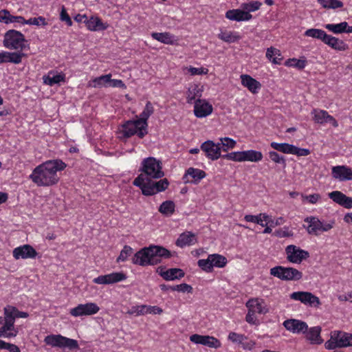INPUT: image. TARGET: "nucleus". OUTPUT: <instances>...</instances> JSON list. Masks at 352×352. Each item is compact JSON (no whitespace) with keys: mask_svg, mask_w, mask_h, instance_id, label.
<instances>
[{"mask_svg":"<svg viewBox=\"0 0 352 352\" xmlns=\"http://www.w3.org/2000/svg\"><path fill=\"white\" fill-rule=\"evenodd\" d=\"M66 166V164L60 160H48L37 166L30 178L38 186H53L59 181L57 173L64 170Z\"/></svg>","mask_w":352,"mask_h":352,"instance_id":"obj_1","label":"nucleus"},{"mask_svg":"<svg viewBox=\"0 0 352 352\" xmlns=\"http://www.w3.org/2000/svg\"><path fill=\"white\" fill-rule=\"evenodd\" d=\"M171 253L167 249L159 245H150L137 252L132 258V263L140 266L155 265L162 258H168Z\"/></svg>","mask_w":352,"mask_h":352,"instance_id":"obj_2","label":"nucleus"},{"mask_svg":"<svg viewBox=\"0 0 352 352\" xmlns=\"http://www.w3.org/2000/svg\"><path fill=\"white\" fill-rule=\"evenodd\" d=\"M140 171H142V173L138 176H143L144 184H146L152 179H160L164 175L161 161L153 157L142 160Z\"/></svg>","mask_w":352,"mask_h":352,"instance_id":"obj_3","label":"nucleus"},{"mask_svg":"<svg viewBox=\"0 0 352 352\" xmlns=\"http://www.w3.org/2000/svg\"><path fill=\"white\" fill-rule=\"evenodd\" d=\"M4 318L0 317V324H2L0 328V337H14L16 335L13 329L14 320L16 318L22 317V313L12 306H7L4 309Z\"/></svg>","mask_w":352,"mask_h":352,"instance_id":"obj_4","label":"nucleus"},{"mask_svg":"<svg viewBox=\"0 0 352 352\" xmlns=\"http://www.w3.org/2000/svg\"><path fill=\"white\" fill-rule=\"evenodd\" d=\"M144 179L143 176H138L133 181L134 186L139 187L142 190L144 195L151 196L157 192L165 190L169 182L167 179L164 178L158 182H154L153 179L146 184H144Z\"/></svg>","mask_w":352,"mask_h":352,"instance_id":"obj_5","label":"nucleus"},{"mask_svg":"<svg viewBox=\"0 0 352 352\" xmlns=\"http://www.w3.org/2000/svg\"><path fill=\"white\" fill-rule=\"evenodd\" d=\"M352 346V333L342 331H333L330 334V339L327 340L324 346L328 350L336 348H345Z\"/></svg>","mask_w":352,"mask_h":352,"instance_id":"obj_6","label":"nucleus"},{"mask_svg":"<svg viewBox=\"0 0 352 352\" xmlns=\"http://www.w3.org/2000/svg\"><path fill=\"white\" fill-rule=\"evenodd\" d=\"M270 274L283 280H298L302 278V273L294 267L276 266L270 270Z\"/></svg>","mask_w":352,"mask_h":352,"instance_id":"obj_7","label":"nucleus"},{"mask_svg":"<svg viewBox=\"0 0 352 352\" xmlns=\"http://www.w3.org/2000/svg\"><path fill=\"white\" fill-rule=\"evenodd\" d=\"M46 344L52 347L68 348L70 350L78 348L76 340L64 337L61 335H50L45 338Z\"/></svg>","mask_w":352,"mask_h":352,"instance_id":"obj_8","label":"nucleus"},{"mask_svg":"<svg viewBox=\"0 0 352 352\" xmlns=\"http://www.w3.org/2000/svg\"><path fill=\"white\" fill-rule=\"evenodd\" d=\"M142 123L135 120H128L122 126L120 133L122 137L128 138L137 134L140 138H142L147 134V129L143 127Z\"/></svg>","mask_w":352,"mask_h":352,"instance_id":"obj_9","label":"nucleus"},{"mask_svg":"<svg viewBox=\"0 0 352 352\" xmlns=\"http://www.w3.org/2000/svg\"><path fill=\"white\" fill-rule=\"evenodd\" d=\"M3 46L9 50L22 49V33L15 30H10L4 34Z\"/></svg>","mask_w":352,"mask_h":352,"instance_id":"obj_10","label":"nucleus"},{"mask_svg":"<svg viewBox=\"0 0 352 352\" xmlns=\"http://www.w3.org/2000/svg\"><path fill=\"white\" fill-rule=\"evenodd\" d=\"M285 254L287 260L292 263L300 264L303 260L309 257V253L307 251L294 245H287L285 248Z\"/></svg>","mask_w":352,"mask_h":352,"instance_id":"obj_11","label":"nucleus"},{"mask_svg":"<svg viewBox=\"0 0 352 352\" xmlns=\"http://www.w3.org/2000/svg\"><path fill=\"white\" fill-rule=\"evenodd\" d=\"M308 223L307 230L309 234L318 235L320 232H327L333 228V223H323L317 217H310L305 219Z\"/></svg>","mask_w":352,"mask_h":352,"instance_id":"obj_12","label":"nucleus"},{"mask_svg":"<svg viewBox=\"0 0 352 352\" xmlns=\"http://www.w3.org/2000/svg\"><path fill=\"white\" fill-rule=\"evenodd\" d=\"M290 298L310 307H318L321 305L319 298L309 292H293L290 294Z\"/></svg>","mask_w":352,"mask_h":352,"instance_id":"obj_13","label":"nucleus"},{"mask_svg":"<svg viewBox=\"0 0 352 352\" xmlns=\"http://www.w3.org/2000/svg\"><path fill=\"white\" fill-rule=\"evenodd\" d=\"M100 307L95 302H87L85 304H79L76 307L69 310V314L74 317L91 316L97 314Z\"/></svg>","mask_w":352,"mask_h":352,"instance_id":"obj_14","label":"nucleus"},{"mask_svg":"<svg viewBox=\"0 0 352 352\" xmlns=\"http://www.w3.org/2000/svg\"><path fill=\"white\" fill-rule=\"evenodd\" d=\"M201 150L205 153L206 156L210 160L214 161L223 155H221L219 145L212 140H207L201 145Z\"/></svg>","mask_w":352,"mask_h":352,"instance_id":"obj_15","label":"nucleus"},{"mask_svg":"<svg viewBox=\"0 0 352 352\" xmlns=\"http://www.w3.org/2000/svg\"><path fill=\"white\" fill-rule=\"evenodd\" d=\"M126 278V276L123 272H113L106 275H101L95 278L93 282L99 285H109L116 283Z\"/></svg>","mask_w":352,"mask_h":352,"instance_id":"obj_16","label":"nucleus"},{"mask_svg":"<svg viewBox=\"0 0 352 352\" xmlns=\"http://www.w3.org/2000/svg\"><path fill=\"white\" fill-rule=\"evenodd\" d=\"M311 113L313 116V120L318 124H323L324 123L329 122L334 127H338V126L337 120L333 116L329 115L327 111L314 109Z\"/></svg>","mask_w":352,"mask_h":352,"instance_id":"obj_17","label":"nucleus"},{"mask_svg":"<svg viewBox=\"0 0 352 352\" xmlns=\"http://www.w3.org/2000/svg\"><path fill=\"white\" fill-rule=\"evenodd\" d=\"M190 340L195 344H200L211 348L218 349L221 346L220 341L212 336L193 334L190 336Z\"/></svg>","mask_w":352,"mask_h":352,"instance_id":"obj_18","label":"nucleus"},{"mask_svg":"<svg viewBox=\"0 0 352 352\" xmlns=\"http://www.w3.org/2000/svg\"><path fill=\"white\" fill-rule=\"evenodd\" d=\"M206 176V174L205 171L190 167L186 170V173L183 177V181L186 184L191 183L197 184L202 179L205 178Z\"/></svg>","mask_w":352,"mask_h":352,"instance_id":"obj_19","label":"nucleus"},{"mask_svg":"<svg viewBox=\"0 0 352 352\" xmlns=\"http://www.w3.org/2000/svg\"><path fill=\"white\" fill-rule=\"evenodd\" d=\"M213 108L212 104L205 100L197 99L194 106V113L197 118H205L210 115Z\"/></svg>","mask_w":352,"mask_h":352,"instance_id":"obj_20","label":"nucleus"},{"mask_svg":"<svg viewBox=\"0 0 352 352\" xmlns=\"http://www.w3.org/2000/svg\"><path fill=\"white\" fill-rule=\"evenodd\" d=\"M283 326L287 330L294 333H305L308 329V326L306 322L296 319H288L285 320Z\"/></svg>","mask_w":352,"mask_h":352,"instance_id":"obj_21","label":"nucleus"},{"mask_svg":"<svg viewBox=\"0 0 352 352\" xmlns=\"http://www.w3.org/2000/svg\"><path fill=\"white\" fill-rule=\"evenodd\" d=\"M329 197L335 203L345 208H352V197L346 196L340 191L335 190L329 192Z\"/></svg>","mask_w":352,"mask_h":352,"instance_id":"obj_22","label":"nucleus"},{"mask_svg":"<svg viewBox=\"0 0 352 352\" xmlns=\"http://www.w3.org/2000/svg\"><path fill=\"white\" fill-rule=\"evenodd\" d=\"M332 176L340 181L352 179V168L346 166H336L332 168Z\"/></svg>","mask_w":352,"mask_h":352,"instance_id":"obj_23","label":"nucleus"},{"mask_svg":"<svg viewBox=\"0 0 352 352\" xmlns=\"http://www.w3.org/2000/svg\"><path fill=\"white\" fill-rule=\"evenodd\" d=\"M248 310L254 314H265L269 311L263 299L251 298L246 302Z\"/></svg>","mask_w":352,"mask_h":352,"instance_id":"obj_24","label":"nucleus"},{"mask_svg":"<svg viewBox=\"0 0 352 352\" xmlns=\"http://www.w3.org/2000/svg\"><path fill=\"white\" fill-rule=\"evenodd\" d=\"M157 272L166 280H174L183 278L185 273L182 269L171 268L166 271L162 267L157 268Z\"/></svg>","mask_w":352,"mask_h":352,"instance_id":"obj_25","label":"nucleus"},{"mask_svg":"<svg viewBox=\"0 0 352 352\" xmlns=\"http://www.w3.org/2000/svg\"><path fill=\"white\" fill-rule=\"evenodd\" d=\"M240 78L241 85L252 94L258 93V90L261 88V84L248 74H241Z\"/></svg>","mask_w":352,"mask_h":352,"instance_id":"obj_26","label":"nucleus"},{"mask_svg":"<svg viewBox=\"0 0 352 352\" xmlns=\"http://www.w3.org/2000/svg\"><path fill=\"white\" fill-rule=\"evenodd\" d=\"M226 17L231 21H243L252 19V15L249 12L241 10H229L226 12Z\"/></svg>","mask_w":352,"mask_h":352,"instance_id":"obj_27","label":"nucleus"},{"mask_svg":"<svg viewBox=\"0 0 352 352\" xmlns=\"http://www.w3.org/2000/svg\"><path fill=\"white\" fill-rule=\"evenodd\" d=\"M195 234L191 232H185L182 233L176 241V245L178 247L184 248L186 245H192L197 243Z\"/></svg>","mask_w":352,"mask_h":352,"instance_id":"obj_28","label":"nucleus"},{"mask_svg":"<svg viewBox=\"0 0 352 352\" xmlns=\"http://www.w3.org/2000/svg\"><path fill=\"white\" fill-rule=\"evenodd\" d=\"M43 82L45 85L52 86L60 82L65 81V75L64 74H58L55 71H50L47 75L43 77Z\"/></svg>","mask_w":352,"mask_h":352,"instance_id":"obj_29","label":"nucleus"},{"mask_svg":"<svg viewBox=\"0 0 352 352\" xmlns=\"http://www.w3.org/2000/svg\"><path fill=\"white\" fill-rule=\"evenodd\" d=\"M324 43L338 51H345L348 49V45L342 40L329 34H327Z\"/></svg>","mask_w":352,"mask_h":352,"instance_id":"obj_30","label":"nucleus"},{"mask_svg":"<svg viewBox=\"0 0 352 352\" xmlns=\"http://www.w3.org/2000/svg\"><path fill=\"white\" fill-rule=\"evenodd\" d=\"M22 60V55L18 52H0V65L2 63H19Z\"/></svg>","mask_w":352,"mask_h":352,"instance_id":"obj_31","label":"nucleus"},{"mask_svg":"<svg viewBox=\"0 0 352 352\" xmlns=\"http://www.w3.org/2000/svg\"><path fill=\"white\" fill-rule=\"evenodd\" d=\"M321 327L319 326L314 327L307 329L306 333V338L311 344H320L323 342V340L320 337Z\"/></svg>","mask_w":352,"mask_h":352,"instance_id":"obj_32","label":"nucleus"},{"mask_svg":"<svg viewBox=\"0 0 352 352\" xmlns=\"http://www.w3.org/2000/svg\"><path fill=\"white\" fill-rule=\"evenodd\" d=\"M151 36L153 39L157 40L164 44L173 45L177 40L175 36L170 32H153Z\"/></svg>","mask_w":352,"mask_h":352,"instance_id":"obj_33","label":"nucleus"},{"mask_svg":"<svg viewBox=\"0 0 352 352\" xmlns=\"http://www.w3.org/2000/svg\"><path fill=\"white\" fill-rule=\"evenodd\" d=\"M153 112L154 107L152 103L150 101H148L146 104L144 109L140 116V118L137 119V122L142 123V124H143V127H146L147 129V120L153 113Z\"/></svg>","mask_w":352,"mask_h":352,"instance_id":"obj_34","label":"nucleus"},{"mask_svg":"<svg viewBox=\"0 0 352 352\" xmlns=\"http://www.w3.org/2000/svg\"><path fill=\"white\" fill-rule=\"evenodd\" d=\"M86 25L91 31L104 30L107 28V25H104L102 21L96 16H91L90 19H87Z\"/></svg>","mask_w":352,"mask_h":352,"instance_id":"obj_35","label":"nucleus"},{"mask_svg":"<svg viewBox=\"0 0 352 352\" xmlns=\"http://www.w3.org/2000/svg\"><path fill=\"white\" fill-rule=\"evenodd\" d=\"M269 219L270 217L265 213H261L258 215L247 214L244 217L247 222L256 223L263 227L266 226V224L263 223V221L270 222Z\"/></svg>","mask_w":352,"mask_h":352,"instance_id":"obj_36","label":"nucleus"},{"mask_svg":"<svg viewBox=\"0 0 352 352\" xmlns=\"http://www.w3.org/2000/svg\"><path fill=\"white\" fill-rule=\"evenodd\" d=\"M266 57L272 60L274 64L280 65L283 57L279 50L270 47L267 49Z\"/></svg>","mask_w":352,"mask_h":352,"instance_id":"obj_37","label":"nucleus"},{"mask_svg":"<svg viewBox=\"0 0 352 352\" xmlns=\"http://www.w3.org/2000/svg\"><path fill=\"white\" fill-rule=\"evenodd\" d=\"M111 74L102 75L95 78L91 82H89V86L94 88L106 86L107 83L111 81Z\"/></svg>","mask_w":352,"mask_h":352,"instance_id":"obj_38","label":"nucleus"},{"mask_svg":"<svg viewBox=\"0 0 352 352\" xmlns=\"http://www.w3.org/2000/svg\"><path fill=\"white\" fill-rule=\"evenodd\" d=\"M327 34L324 30L316 28L308 29L304 33L305 36L317 38L323 43L326 38Z\"/></svg>","mask_w":352,"mask_h":352,"instance_id":"obj_39","label":"nucleus"},{"mask_svg":"<svg viewBox=\"0 0 352 352\" xmlns=\"http://www.w3.org/2000/svg\"><path fill=\"white\" fill-rule=\"evenodd\" d=\"M201 96V89L197 85H192L188 91L187 102L192 104L193 102H195L196 98Z\"/></svg>","mask_w":352,"mask_h":352,"instance_id":"obj_40","label":"nucleus"},{"mask_svg":"<svg viewBox=\"0 0 352 352\" xmlns=\"http://www.w3.org/2000/svg\"><path fill=\"white\" fill-rule=\"evenodd\" d=\"M175 204L173 201H164L159 208V212L164 215L170 216L175 212Z\"/></svg>","mask_w":352,"mask_h":352,"instance_id":"obj_41","label":"nucleus"},{"mask_svg":"<svg viewBox=\"0 0 352 352\" xmlns=\"http://www.w3.org/2000/svg\"><path fill=\"white\" fill-rule=\"evenodd\" d=\"M21 16H12L9 11L6 10H0V22L5 24L18 22Z\"/></svg>","mask_w":352,"mask_h":352,"instance_id":"obj_42","label":"nucleus"},{"mask_svg":"<svg viewBox=\"0 0 352 352\" xmlns=\"http://www.w3.org/2000/svg\"><path fill=\"white\" fill-rule=\"evenodd\" d=\"M219 141L220 142H218V144L221 148V151H223L226 152L228 150L234 148L236 144V142L234 140L227 137L221 138Z\"/></svg>","mask_w":352,"mask_h":352,"instance_id":"obj_43","label":"nucleus"},{"mask_svg":"<svg viewBox=\"0 0 352 352\" xmlns=\"http://www.w3.org/2000/svg\"><path fill=\"white\" fill-rule=\"evenodd\" d=\"M272 148L278 151L282 152L283 153L292 154V144H289L288 143H277L275 142H272L270 144Z\"/></svg>","mask_w":352,"mask_h":352,"instance_id":"obj_44","label":"nucleus"},{"mask_svg":"<svg viewBox=\"0 0 352 352\" xmlns=\"http://www.w3.org/2000/svg\"><path fill=\"white\" fill-rule=\"evenodd\" d=\"M219 38L227 43H234L239 41L241 37L236 32H223L218 35Z\"/></svg>","mask_w":352,"mask_h":352,"instance_id":"obj_45","label":"nucleus"},{"mask_svg":"<svg viewBox=\"0 0 352 352\" xmlns=\"http://www.w3.org/2000/svg\"><path fill=\"white\" fill-rule=\"evenodd\" d=\"M210 258L212 261V268L214 267H223L227 263V258L219 254H210Z\"/></svg>","mask_w":352,"mask_h":352,"instance_id":"obj_46","label":"nucleus"},{"mask_svg":"<svg viewBox=\"0 0 352 352\" xmlns=\"http://www.w3.org/2000/svg\"><path fill=\"white\" fill-rule=\"evenodd\" d=\"M263 159V154L254 150L245 151V161L257 162Z\"/></svg>","mask_w":352,"mask_h":352,"instance_id":"obj_47","label":"nucleus"},{"mask_svg":"<svg viewBox=\"0 0 352 352\" xmlns=\"http://www.w3.org/2000/svg\"><path fill=\"white\" fill-rule=\"evenodd\" d=\"M324 27L326 29L334 34H341L346 31V28L348 27V23L344 21L338 24H327Z\"/></svg>","mask_w":352,"mask_h":352,"instance_id":"obj_48","label":"nucleus"},{"mask_svg":"<svg viewBox=\"0 0 352 352\" xmlns=\"http://www.w3.org/2000/svg\"><path fill=\"white\" fill-rule=\"evenodd\" d=\"M222 157L234 162H245V151L230 153L223 155Z\"/></svg>","mask_w":352,"mask_h":352,"instance_id":"obj_49","label":"nucleus"},{"mask_svg":"<svg viewBox=\"0 0 352 352\" xmlns=\"http://www.w3.org/2000/svg\"><path fill=\"white\" fill-rule=\"evenodd\" d=\"M325 8H339L343 6V3L338 0H318Z\"/></svg>","mask_w":352,"mask_h":352,"instance_id":"obj_50","label":"nucleus"},{"mask_svg":"<svg viewBox=\"0 0 352 352\" xmlns=\"http://www.w3.org/2000/svg\"><path fill=\"white\" fill-rule=\"evenodd\" d=\"M146 305L133 306L126 314L129 315L144 316L146 314Z\"/></svg>","mask_w":352,"mask_h":352,"instance_id":"obj_51","label":"nucleus"},{"mask_svg":"<svg viewBox=\"0 0 352 352\" xmlns=\"http://www.w3.org/2000/svg\"><path fill=\"white\" fill-rule=\"evenodd\" d=\"M198 266L206 272H211L212 271V265L210 255L207 259H200L197 262Z\"/></svg>","mask_w":352,"mask_h":352,"instance_id":"obj_52","label":"nucleus"},{"mask_svg":"<svg viewBox=\"0 0 352 352\" xmlns=\"http://www.w3.org/2000/svg\"><path fill=\"white\" fill-rule=\"evenodd\" d=\"M37 252L30 245H23V258H34Z\"/></svg>","mask_w":352,"mask_h":352,"instance_id":"obj_53","label":"nucleus"},{"mask_svg":"<svg viewBox=\"0 0 352 352\" xmlns=\"http://www.w3.org/2000/svg\"><path fill=\"white\" fill-rule=\"evenodd\" d=\"M133 249L129 245H124L119 256L117 258V262L125 261L127 258L132 254Z\"/></svg>","mask_w":352,"mask_h":352,"instance_id":"obj_54","label":"nucleus"},{"mask_svg":"<svg viewBox=\"0 0 352 352\" xmlns=\"http://www.w3.org/2000/svg\"><path fill=\"white\" fill-rule=\"evenodd\" d=\"M23 24L35 25H43L45 26L47 23L45 21V19L43 16L30 18L28 20L23 19Z\"/></svg>","mask_w":352,"mask_h":352,"instance_id":"obj_55","label":"nucleus"},{"mask_svg":"<svg viewBox=\"0 0 352 352\" xmlns=\"http://www.w3.org/2000/svg\"><path fill=\"white\" fill-rule=\"evenodd\" d=\"M285 65L289 67H294L298 69H303L305 67V61L296 58H290L286 61Z\"/></svg>","mask_w":352,"mask_h":352,"instance_id":"obj_56","label":"nucleus"},{"mask_svg":"<svg viewBox=\"0 0 352 352\" xmlns=\"http://www.w3.org/2000/svg\"><path fill=\"white\" fill-rule=\"evenodd\" d=\"M245 339H247V338L243 334H239L235 332H230L228 335V340L233 343L242 344L243 341Z\"/></svg>","mask_w":352,"mask_h":352,"instance_id":"obj_57","label":"nucleus"},{"mask_svg":"<svg viewBox=\"0 0 352 352\" xmlns=\"http://www.w3.org/2000/svg\"><path fill=\"white\" fill-rule=\"evenodd\" d=\"M192 290V287L186 283H182L180 285H177L173 286L172 288V291H177L182 292H191Z\"/></svg>","mask_w":352,"mask_h":352,"instance_id":"obj_58","label":"nucleus"},{"mask_svg":"<svg viewBox=\"0 0 352 352\" xmlns=\"http://www.w3.org/2000/svg\"><path fill=\"white\" fill-rule=\"evenodd\" d=\"M60 19L62 21H65L67 25H72V21L67 12V10L64 6L62 7L60 14Z\"/></svg>","mask_w":352,"mask_h":352,"instance_id":"obj_59","label":"nucleus"},{"mask_svg":"<svg viewBox=\"0 0 352 352\" xmlns=\"http://www.w3.org/2000/svg\"><path fill=\"white\" fill-rule=\"evenodd\" d=\"M292 154L298 156H307L310 154V151L307 148H301L293 145Z\"/></svg>","mask_w":352,"mask_h":352,"instance_id":"obj_60","label":"nucleus"},{"mask_svg":"<svg viewBox=\"0 0 352 352\" xmlns=\"http://www.w3.org/2000/svg\"><path fill=\"white\" fill-rule=\"evenodd\" d=\"M270 158L276 163H282L285 164V160L284 157L280 155L278 153L275 151H270L269 153Z\"/></svg>","mask_w":352,"mask_h":352,"instance_id":"obj_61","label":"nucleus"},{"mask_svg":"<svg viewBox=\"0 0 352 352\" xmlns=\"http://www.w3.org/2000/svg\"><path fill=\"white\" fill-rule=\"evenodd\" d=\"M302 198L307 200L309 203L314 204H316L321 198L320 195L318 193H314L309 195H302Z\"/></svg>","mask_w":352,"mask_h":352,"instance_id":"obj_62","label":"nucleus"},{"mask_svg":"<svg viewBox=\"0 0 352 352\" xmlns=\"http://www.w3.org/2000/svg\"><path fill=\"white\" fill-rule=\"evenodd\" d=\"M188 72L190 73L191 75L195 76V75L206 74L208 72V69L204 68V67L197 68V67H190L188 68Z\"/></svg>","mask_w":352,"mask_h":352,"instance_id":"obj_63","label":"nucleus"},{"mask_svg":"<svg viewBox=\"0 0 352 352\" xmlns=\"http://www.w3.org/2000/svg\"><path fill=\"white\" fill-rule=\"evenodd\" d=\"M146 314H161L163 312L162 308L157 306H151L146 305Z\"/></svg>","mask_w":352,"mask_h":352,"instance_id":"obj_64","label":"nucleus"}]
</instances>
